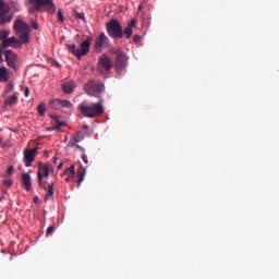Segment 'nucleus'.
I'll list each match as a JSON object with an SVG mask.
<instances>
[{
	"instance_id": "1",
	"label": "nucleus",
	"mask_w": 279,
	"mask_h": 279,
	"mask_svg": "<svg viewBox=\"0 0 279 279\" xmlns=\"http://www.w3.org/2000/svg\"><path fill=\"white\" fill-rule=\"evenodd\" d=\"M14 34L16 37H11V38H5V39H0L1 40V46L0 48L8 49L9 47H12L13 45H19V47L23 45L29 44V25L26 22H23V20H16L14 21L13 25Z\"/></svg>"
},
{
	"instance_id": "2",
	"label": "nucleus",
	"mask_w": 279,
	"mask_h": 279,
	"mask_svg": "<svg viewBox=\"0 0 279 279\" xmlns=\"http://www.w3.org/2000/svg\"><path fill=\"white\" fill-rule=\"evenodd\" d=\"M53 168L51 163H43L39 161L37 165V185L39 189L44 190L47 192L45 194V202H49L51 198H53L54 195V183L53 182H48L47 185H45L44 179L49 178V171H51Z\"/></svg>"
},
{
	"instance_id": "3",
	"label": "nucleus",
	"mask_w": 279,
	"mask_h": 279,
	"mask_svg": "<svg viewBox=\"0 0 279 279\" xmlns=\"http://www.w3.org/2000/svg\"><path fill=\"white\" fill-rule=\"evenodd\" d=\"M105 99L100 98L98 102L90 104V106L80 105V112L85 118H97L105 113Z\"/></svg>"
},
{
	"instance_id": "4",
	"label": "nucleus",
	"mask_w": 279,
	"mask_h": 279,
	"mask_svg": "<svg viewBox=\"0 0 279 279\" xmlns=\"http://www.w3.org/2000/svg\"><path fill=\"white\" fill-rule=\"evenodd\" d=\"M90 41L92 38L87 37L83 43H81L80 48L75 47L74 44L72 45H65V49H68L69 52H72V54L75 56V58L80 59L82 57L87 56L90 50Z\"/></svg>"
},
{
	"instance_id": "5",
	"label": "nucleus",
	"mask_w": 279,
	"mask_h": 279,
	"mask_svg": "<svg viewBox=\"0 0 279 279\" xmlns=\"http://www.w3.org/2000/svg\"><path fill=\"white\" fill-rule=\"evenodd\" d=\"M123 26L119 23L118 20H110V22L106 23V33L108 36L113 39L123 38Z\"/></svg>"
},
{
	"instance_id": "6",
	"label": "nucleus",
	"mask_w": 279,
	"mask_h": 279,
	"mask_svg": "<svg viewBox=\"0 0 279 279\" xmlns=\"http://www.w3.org/2000/svg\"><path fill=\"white\" fill-rule=\"evenodd\" d=\"M112 66H113V63L110 57L102 54V57L98 59V63H97L98 73L104 77H108V75H110V72L112 71Z\"/></svg>"
},
{
	"instance_id": "7",
	"label": "nucleus",
	"mask_w": 279,
	"mask_h": 279,
	"mask_svg": "<svg viewBox=\"0 0 279 279\" xmlns=\"http://www.w3.org/2000/svg\"><path fill=\"white\" fill-rule=\"evenodd\" d=\"M29 4H34L36 11L45 9V12L51 15L57 12V7L54 5L53 0H29Z\"/></svg>"
},
{
	"instance_id": "8",
	"label": "nucleus",
	"mask_w": 279,
	"mask_h": 279,
	"mask_svg": "<svg viewBox=\"0 0 279 279\" xmlns=\"http://www.w3.org/2000/svg\"><path fill=\"white\" fill-rule=\"evenodd\" d=\"M84 90L90 97H99L100 94L105 93V84L89 81V83L85 84Z\"/></svg>"
},
{
	"instance_id": "9",
	"label": "nucleus",
	"mask_w": 279,
	"mask_h": 279,
	"mask_svg": "<svg viewBox=\"0 0 279 279\" xmlns=\"http://www.w3.org/2000/svg\"><path fill=\"white\" fill-rule=\"evenodd\" d=\"M116 54H118L116 58V72L120 75L128 69V56L123 53L121 49H118Z\"/></svg>"
},
{
	"instance_id": "10",
	"label": "nucleus",
	"mask_w": 279,
	"mask_h": 279,
	"mask_svg": "<svg viewBox=\"0 0 279 279\" xmlns=\"http://www.w3.org/2000/svg\"><path fill=\"white\" fill-rule=\"evenodd\" d=\"M110 45V39L106 36L105 33H100L98 37L95 39V52L100 53L102 52V49L108 48Z\"/></svg>"
},
{
	"instance_id": "11",
	"label": "nucleus",
	"mask_w": 279,
	"mask_h": 279,
	"mask_svg": "<svg viewBox=\"0 0 279 279\" xmlns=\"http://www.w3.org/2000/svg\"><path fill=\"white\" fill-rule=\"evenodd\" d=\"M24 155V166L26 168L32 167V162H34V160H36V156L38 155V147H34L32 149H24L23 151Z\"/></svg>"
},
{
	"instance_id": "12",
	"label": "nucleus",
	"mask_w": 279,
	"mask_h": 279,
	"mask_svg": "<svg viewBox=\"0 0 279 279\" xmlns=\"http://www.w3.org/2000/svg\"><path fill=\"white\" fill-rule=\"evenodd\" d=\"M5 62L7 66L10 69L15 70V63H16V54L13 50H5Z\"/></svg>"
},
{
	"instance_id": "13",
	"label": "nucleus",
	"mask_w": 279,
	"mask_h": 279,
	"mask_svg": "<svg viewBox=\"0 0 279 279\" xmlns=\"http://www.w3.org/2000/svg\"><path fill=\"white\" fill-rule=\"evenodd\" d=\"M83 138L84 136L82 132H75L74 135H72V137L70 138V142L68 143V148H74L75 144L82 143Z\"/></svg>"
},
{
	"instance_id": "14",
	"label": "nucleus",
	"mask_w": 279,
	"mask_h": 279,
	"mask_svg": "<svg viewBox=\"0 0 279 279\" xmlns=\"http://www.w3.org/2000/svg\"><path fill=\"white\" fill-rule=\"evenodd\" d=\"M75 90V83L74 82H68L62 84V92L65 95H71Z\"/></svg>"
},
{
	"instance_id": "15",
	"label": "nucleus",
	"mask_w": 279,
	"mask_h": 279,
	"mask_svg": "<svg viewBox=\"0 0 279 279\" xmlns=\"http://www.w3.org/2000/svg\"><path fill=\"white\" fill-rule=\"evenodd\" d=\"M22 185L24 190L28 191L32 189V182L28 173L22 174Z\"/></svg>"
},
{
	"instance_id": "16",
	"label": "nucleus",
	"mask_w": 279,
	"mask_h": 279,
	"mask_svg": "<svg viewBox=\"0 0 279 279\" xmlns=\"http://www.w3.org/2000/svg\"><path fill=\"white\" fill-rule=\"evenodd\" d=\"M51 119L54 120V123H57V125L52 126V129H49V131H60V129L64 126V122H60L59 117L51 116Z\"/></svg>"
},
{
	"instance_id": "17",
	"label": "nucleus",
	"mask_w": 279,
	"mask_h": 279,
	"mask_svg": "<svg viewBox=\"0 0 279 279\" xmlns=\"http://www.w3.org/2000/svg\"><path fill=\"white\" fill-rule=\"evenodd\" d=\"M9 75H8V69L0 68V83H8Z\"/></svg>"
},
{
	"instance_id": "18",
	"label": "nucleus",
	"mask_w": 279,
	"mask_h": 279,
	"mask_svg": "<svg viewBox=\"0 0 279 279\" xmlns=\"http://www.w3.org/2000/svg\"><path fill=\"white\" fill-rule=\"evenodd\" d=\"M85 168L77 170V186L82 185L83 180L85 179Z\"/></svg>"
},
{
	"instance_id": "19",
	"label": "nucleus",
	"mask_w": 279,
	"mask_h": 279,
	"mask_svg": "<svg viewBox=\"0 0 279 279\" xmlns=\"http://www.w3.org/2000/svg\"><path fill=\"white\" fill-rule=\"evenodd\" d=\"M17 101L19 98L15 95L9 96V98L5 99V106L16 105Z\"/></svg>"
},
{
	"instance_id": "20",
	"label": "nucleus",
	"mask_w": 279,
	"mask_h": 279,
	"mask_svg": "<svg viewBox=\"0 0 279 279\" xmlns=\"http://www.w3.org/2000/svg\"><path fill=\"white\" fill-rule=\"evenodd\" d=\"M74 105L69 100H60V109H72Z\"/></svg>"
},
{
	"instance_id": "21",
	"label": "nucleus",
	"mask_w": 279,
	"mask_h": 279,
	"mask_svg": "<svg viewBox=\"0 0 279 279\" xmlns=\"http://www.w3.org/2000/svg\"><path fill=\"white\" fill-rule=\"evenodd\" d=\"M63 175L65 177H74L75 175V168L74 166H70L65 168Z\"/></svg>"
},
{
	"instance_id": "22",
	"label": "nucleus",
	"mask_w": 279,
	"mask_h": 279,
	"mask_svg": "<svg viewBox=\"0 0 279 279\" xmlns=\"http://www.w3.org/2000/svg\"><path fill=\"white\" fill-rule=\"evenodd\" d=\"M9 13V5L0 0V14H8Z\"/></svg>"
},
{
	"instance_id": "23",
	"label": "nucleus",
	"mask_w": 279,
	"mask_h": 279,
	"mask_svg": "<svg viewBox=\"0 0 279 279\" xmlns=\"http://www.w3.org/2000/svg\"><path fill=\"white\" fill-rule=\"evenodd\" d=\"M49 106L54 110H60V99H53L51 102H49Z\"/></svg>"
},
{
	"instance_id": "24",
	"label": "nucleus",
	"mask_w": 279,
	"mask_h": 279,
	"mask_svg": "<svg viewBox=\"0 0 279 279\" xmlns=\"http://www.w3.org/2000/svg\"><path fill=\"white\" fill-rule=\"evenodd\" d=\"M11 23V17H7L5 13H0V24Z\"/></svg>"
},
{
	"instance_id": "25",
	"label": "nucleus",
	"mask_w": 279,
	"mask_h": 279,
	"mask_svg": "<svg viewBox=\"0 0 279 279\" xmlns=\"http://www.w3.org/2000/svg\"><path fill=\"white\" fill-rule=\"evenodd\" d=\"M123 36H125L126 39H131V36H133V28L123 29Z\"/></svg>"
},
{
	"instance_id": "26",
	"label": "nucleus",
	"mask_w": 279,
	"mask_h": 279,
	"mask_svg": "<svg viewBox=\"0 0 279 279\" xmlns=\"http://www.w3.org/2000/svg\"><path fill=\"white\" fill-rule=\"evenodd\" d=\"M37 113L39 114V117L45 116V105L44 104H39V106H37Z\"/></svg>"
},
{
	"instance_id": "27",
	"label": "nucleus",
	"mask_w": 279,
	"mask_h": 279,
	"mask_svg": "<svg viewBox=\"0 0 279 279\" xmlns=\"http://www.w3.org/2000/svg\"><path fill=\"white\" fill-rule=\"evenodd\" d=\"M57 19L59 20L60 24L64 23V15L62 14V10L59 9V11L57 12Z\"/></svg>"
},
{
	"instance_id": "28",
	"label": "nucleus",
	"mask_w": 279,
	"mask_h": 279,
	"mask_svg": "<svg viewBox=\"0 0 279 279\" xmlns=\"http://www.w3.org/2000/svg\"><path fill=\"white\" fill-rule=\"evenodd\" d=\"M74 16H75V19L85 22V14L84 13H80L78 11H74Z\"/></svg>"
},
{
	"instance_id": "29",
	"label": "nucleus",
	"mask_w": 279,
	"mask_h": 279,
	"mask_svg": "<svg viewBox=\"0 0 279 279\" xmlns=\"http://www.w3.org/2000/svg\"><path fill=\"white\" fill-rule=\"evenodd\" d=\"M134 26H136V20L133 19L126 23L125 29H133Z\"/></svg>"
},
{
	"instance_id": "30",
	"label": "nucleus",
	"mask_w": 279,
	"mask_h": 279,
	"mask_svg": "<svg viewBox=\"0 0 279 279\" xmlns=\"http://www.w3.org/2000/svg\"><path fill=\"white\" fill-rule=\"evenodd\" d=\"M8 37H9V31H0V40L8 39Z\"/></svg>"
},
{
	"instance_id": "31",
	"label": "nucleus",
	"mask_w": 279,
	"mask_h": 279,
	"mask_svg": "<svg viewBox=\"0 0 279 279\" xmlns=\"http://www.w3.org/2000/svg\"><path fill=\"white\" fill-rule=\"evenodd\" d=\"M13 184V182L10 179L3 180V186L10 187Z\"/></svg>"
},
{
	"instance_id": "32",
	"label": "nucleus",
	"mask_w": 279,
	"mask_h": 279,
	"mask_svg": "<svg viewBox=\"0 0 279 279\" xmlns=\"http://www.w3.org/2000/svg\"><path fill=\"white\" fill-rule=\"evenodd\" d=\"M133 43L138 45L141 43V35H134L133 36Z\"/></svg>"
},
{
	"instance_id": "33",
	"label": "nucleus",
	"mask_w": 279,
	"mask_h": 279,
	"mask_svg": "<svg viewBox=\"0 0 279 279\" xmlns=\"http://www.w3.org/2000/svg\"><path fill=\"white\" fill-rule=\"evenodd\" d=\"M81 159L83 160V162H85V165L89 163V160L87 159V155H85V153L81 154Z\"/></svg>"
},
{
	"instance_id": "34",
	"label": "nucleus",
	"mask_w": 279,
	"mask_h": 279,
	"mask_svg": "<svg viewBox=\"0 0 279 279\" xmlns=\"http://www.w3.org/2000/svg\"><path fill=\"white\" fill-rule=\"evenodd\" d=\"M13 174V166H9V168H7V175H12Z\"/></svg>"
},
{
	"instance_id": "35",
	"label": "nucleus",
	"mask_w": 279,
	"mask_h": 279,
	"mask_svg": "<svg viewBox=\"0 0 279 279\" xmlns=\"http://www.w3.org/2000/svg\"><path fill=\"white\" fill-rule=\"evenodd\" d=\"M53 231H54V226H51V227L47 228V233L46 234L47 235L52 234Z\"/></svg>"
},
{
	"instance_id": "36",
	"label": "nucleus",
	"mask_w": 279,
	"mask_h": 279,
	"mask_svg": "<svg viewBox=\"0 0 279 279\" xmlns=\"http://www.w3.org/2000/svg\"><path fill=\"white\" fill-rule=\"evenodd\" d=\"M74 147H75L77 150H80L81 153H84V151H85V149H84L81 145L75 144Z\"/></svg>"
},
{
	"instance_id": "37",
	"label": "nucleus",
	"mask_w": 279,
	"mask_h": 279,
	"mask_svg": "<svg viewBox=\"0 0 279 279\" xmlns=\"http://www.w3.org/2000/svg\"><path fill=\"white\" fill-rule=\"evenodd\" d=\"M11 147V143L5 142L3 143V145H1V148H10Z\"/></svg>"
},
{
	"instance_id": "38",
	"label": "nucleus",
	"mask_w": 279,
	"mask_h": 279,
	"mask_svg": "<svg viewBox=\"0 0 279 279\" xmlns=\"http://www.w3.org/2000/svg\"><path fill=\"white\" fill-rule=\"evenodd\" d=\"M3 62V49L0 48V63Z\"/></svg>"
},
{
	"instance_id": "39",
	"label": "nucleus",
	"mask_w": 279,
	"mask_h": 279,
	"mask_svg": "<svg viewBox=\"0 0 279 279\" xmlns=\"http://www.w3.org/2000/svg\"><path fill=\"white\" fill-rule=\"evenodd\" d=\"M32 28H34V29H38V24L36 23V22H32Z\"/></svg>"
},
{
	"instance_id": "40",
	"label": "nucleus",
	"mask_w": 279,
	"mask_h": 279,
	"mask_svg": "<svg viewBox=\"0 0 279 279\" xmlns=\"http://www.w3.org/2000/svg\"><path fill=\"white\" fill-rule=\"evenodd\" d=\"M24 96H25V97H28V96H29V89H28V87H26V89H24Z\"/></svg>"
},
{
	"instance_id": "41",
	"label": "nucleus",
	"mask_w": 279,
	"mask_h": 279,
	"mask_svg": "<svg viewBox=\"0 0 279 279\" xmlns=\"http://www.w3.org/2000/svg\"><path fill=\"white\" fill-rule=\"evenodd\" d=\"M72 178H74V177L69 175L68 178H65V182L72 181Z\"/></svg>"
},
{
	"instance_id": "42",
	"label": "nucleus",
	"mask_w": 279,
	"mask_h": 279,
	"mask_svg": "<svg viewBox=\"0 0 279 279\" xmlns=\"http://www.w3.org/2000/svg\"><path fill=\"white\" fill-rule=\"evenodd\" d=\"M57 160H58L57 157H52V163L57 165Z\"/></svg>"
},
{
	"instance_id": "43",
	"label": "nucleus",
	"mask_w": 279,
	"mask_h": 279,
	"mask_svg": "<svg viewBox=\"0 0 279 279\" xmlns=\"http://www.w3.org/2000/svg\"><path fill=\"white\" fill-rule=\"evenodd\" d=\"M63 165H64L63 162H60L58 169H59V170L62 169V166H63Z\"/></svg>"
},
{
	"instance_id": "44",
	"label": "nucleus",
	"mask_w": 279,
	"mask_h": 279,
	"mask_svg": "<svg viewBox=\"0 0 279 279\" xmlns=\"http://www.w3.org/2000/svg\"><path fill=\"white\" fill-rule=\"evenodd\" d=\"M143 9V5L138 7V10H142Z\"/></svg>"
},
{
	"instance_id": "45",
	"label": "nucleus",
	"mask_w": 279,
	"mask_h": 279,
	"mask_svg": "<svg viewBox=\"0 0 279 279\" xmlns=\"http://www.w3.org/2000/svg\"><path fill=\"white\" fill-rule=\"evenodd\" d=\"M0 144H1V137H0Z\"/></svg>"
},
{
	"instance_id": "46",
	"label": "nucleus",
	"mask_w": 279,
	"mask_h": 279,
	"mask_svg": "<svg viewBox=\"0 0 279 279\" xmlns=\"http://www.w3.org/2000/svg\"><path fill=\"white\" fill-rule=\"evenodd\" d=\"M0 219H1V215H0Z\"/></svg>"
}]
</instances>
